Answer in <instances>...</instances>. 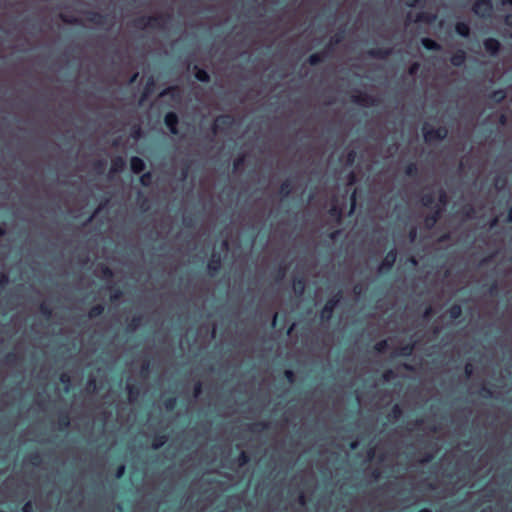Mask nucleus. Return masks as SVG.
I'll return each instance as SVG.
<instances>
[{"label":"nucleus","instance_id":"1","mask_svg":"<svg viewBox=\"0 0 512 512\" xmlns=\"http://www.w3.org/2000/svg\"><path fill=\"white\" fill-rule=\"evenodd\" d=\"M171 19L170 14L154 15V16H140L132 22L134 28L144 30L146 28L164 29L165 24Z\"/></svg>","mask_w":512,"mask_h":512},{"label":"nucleus","instance_id":"2","mask_svg":"<svg viewBox=\"0 0 512 512\" xmlns=\"http://www.w3.org/2000/svg\"><path fill=\"white\" fill-rule=\"evenodd\" d=\"M424 141L432 143L433 141H442L448 136V129L445 126L434 128L425 123L422 127Z\"/></svg>","mask_w":512,"mask_h":512},{"label":"nucleus","instance_id":"3","mask_svg":"<svg viewBox=\"0 0 512 512\" xmlns=\"http://www.w3.org/2000/svg\"><path fill=\"white\" fill-rule=\"evenodd\" d=\"M342 297L343 293L341 290H339L332 297L327 299L320 312V317L322 321H329L332 319L334 310L340 303Z\"/></svg>","mask_w":512,"mask_h":512},{"label":"nucleus","instance_id":"4","mask_svg":"<svg viewBox=\"0 0 512 512\" xmlns=\"http://www.w3.org/2000/svg\"><path fill=\"white\" fill-rule=\"evenodd\" d=\"M235 123V119L230 114H222L216 117L211 131L213 135H216L219 131H227L232 128Z\"/></svg>","mask_w":512,"mask_h":512},{"label":"nucleus","instance_id":"5","mask_svg":"<svg viewBox=\"0 0 512 512\" xmlns=\"http://www.w3.org/2000/svg\"><path fill=\"white\" fill-rule=\"evenodd\" d=\"M472 11L478 17L489 18L493 13V3L491 0H475Z\"/></svg>","mask_w":512,"mask_h":512},{"label":"nucleus","instance_id":"6","mask_svg":"<svg viewBox=\"0 0 512 512\" xmlns=\"http://www.w3.org/2000/svg\"><path fill=\"white\" fill-rule=\"evenodd\" d=\"M351 101L363 107H373L379 104L378 98L361 91H359L357 94L352 95Z\"/></svg>","mask_w":512,"mask_h":512},{"label":"nucleus","instance_id":"7","mask_svg":"<svg viewBox=\"0 0 512 512\" xmlns=\"http://www.w3.org/2000/svg\"><path fill=\"white\" fill-rule=\"evenodd\" d=\"M85 14L87 21L96 26L104 27L105 25L111 26L113 24V21L109 19L108 15L101 14L100 12L87 11Z\"/></svg>","mask_w":512,"mask_h":512},{"label":"nucleus","instance_id":"8","mask_svg":"<svg viewBox=\"0 0 512 512\" xmlns=\"http://www.w3.org/2000/svg\"><path fill=\"white\" fill-rule=\"evenodd\" d=\"M397 259V250L395 248L390 249L381 264L379 265L378 271L380 273L389 272L393 267Z\"/></svg>","mask_w":512,"mask_h":512},{"label":"nucleus","instance_id":"9","mask_svg":"<svg viewBox=\"0 0 512 512\" xmlns=\"http://www.w3.org/2000/svg\"><path fill=\"white\" fill-rule=\"evenodd\" d=\"M222 267V258L220 253L213 252L207 263V269L211 276H215Z\"/></svg>","mask_w":512,"mask_h":512},{"label":"nucleus","instance_id":"10","mask_svg":"<svg viewBox=\"0 0 512 512\" xmlns=\"http://www.w3.org/2000/svg\"><path fill=\"white\" fill-rule=\"evenodd\" d=\"M164 124L171 134L177 135L179 133L178 124L179 118L175 112H167L164 116Z\"/></svg>","mask_w":512,"mask_h":512},{"label":"nucleus","instance_id":"11","mask_svg":"<svg viewBox=\"0 0 512 512\" xmlns=\"http://www.w3.org/2000/svg\"><path fill=\"white\" fill-rule=\"evenodd\" d=\"M483 47L490 56H496L501 49V44L496 38L489 37L484 39Z\"/></svg>","mask_w":512,"mask_h":512},{"label":"nucleus","instance_id":"12","mask_svg":"<svg viewBox=\"0 0 512 512\" xmlns=\"http://www.w3.org/2000/svg\"><path fill=\"white\" fill-rule=\"evenodd\" d=\"M442 215V208L435 206L432 213L428 214L424 219V225L427 229H432L439 221Z\"/></svg>","mask_w":512,"mask_h":512},{"label":"nucleus","instance_id":"13","mask_svg":"<svg viewBox=\"0 0 512 512\" xmlns=\"http://www.w3.org/2000/svg\"><path fill=\"white\" fill-rule=\"evenodd\" d=\"M392 54L391 48H371L367 51V55L371 58L384 60L387 59Z\"/></svg>","mask_w":512,"mask_h":512},{"label":"nucleus","instance_id":"14","mask_svg":"<svg viewBox=\"0 0 512 512\" xmlns=\"http://www.w3.org/2000/svg\"><path fill=\"white\" fill-rule=\"evenodd\" d=\"M126 168V161L122 156H116L111 161L110 174L121 173Z\"/></svg>","mask_w":512,"mask_h":512},{"label":"nucleus","instance_id":"15","mask_svg":"<svg viewBox=\"0 0 512 512\" xmlns=\"http://www.w3.org/2000/svg\"><path fill=\"white\" fill-rule=\"evenodd\" d=\"M467 55L463 49H458L450 57V63L454 67H462L465 64Z\"/></svg>","mask_w":512,"mask_h":512},{"label":"nucleus","instance_id":"16","mask_svg":"<svg viewBox=\"0 0 512 512\" xmlns=\"http://www.w3.org/2000/svg\"><path fill=\"white\" fill-rule=\"evenodd\" d=\"M328 58V49H323L320 52L311 54L307 62L311 66H316Z\"/></svg>","mask_w":512,"mask_h":512},{"label":"nucleus","instance_id":"17","mask_svg":"<svg viewBox=\"0 0 512 512\" xmlns=\"http://www.w3.org/2000/svg\"><path fill=\"white\" fill-rule=\"evenodd\" d=\"M145 167V162L140 157L132 156L130 158V169L134 174L142 173Z\"/></svg>","mask_w":512,"mask_h":512},{"label":"nucleus","instance_id":"18","mask_svg":"<svg viewBox=\"0 0 512 512\" xmlns=\"http://www.w3.org/2000/svg\"><path fill=\"white\" fill-rule=\"evenodd\" d=\"M156 82L153 76L149 77L145 83L141 94V100L147 99L154 91Z\"/></svg>","mask_w":512,"mask_h":512},{"label":"nucleus","instance_id":"19","mask_svg":"<svg viewBox=\"0 0 512 512\" xmlns=\"http://www.w3.org/2000/svg\"><path fill=\"white\" fill-rule=\"evenodd\" d=\"M507 97V93L503 89H497L488 94V99L496 104L502 103Z\"/></svg>","mask_w":512,"mask_h":512},{"label":"nucleus","instance_id":"20","mask_svg":"<svg viewBox=\"0 0 512 512\" xmlns=\"http://www.w3.org/2000/svg\"><path fill=\"white\" fill-rule=\"evenodd\" d=\"M269 428H270L269 423L262 422V421L247 425V430L252 433H261V432L268 430Z\"/></svg>","mask_w":512,"mask_h":512},{"label":"nucleus","instance_id":"21","mask_svg":"<svg viewBox=\"0 0 512 512\" xmlns=\"http://www.w3.org/2000/svg\"><path fill=\"white\" fill-rule=\"evenodd\" d=\"M454 29L455 32L461 37L468 38L470 36V27L466 22H457Z\"/></svg>","mask_w":512,"mask_h":512},{"label":"nucleus","instance_id":"22","mask_svg":"<svg viewBox=\"0 0 512 512\" xmlns=\"http://www.w3.org/2000/svg\"><path fill=\"white\" fill-rule=\"evenodd\" d=\"M421 44L428 51H439L441 49V45L438 42L428 37L422 38Z\"/></svg>","mask_w":512,"mask_h":512},{"label":"nucleus","instance_id":"23","mask_svg":"<svg viewBox=\"0 0 512 512\" xmlns=\"http://www.w3.org/2000/svg\"><path fill=\"white\" fill-rule=\"evenodd\" d=\"M306 288V281L304 277L295 278L293 280V289L296 295H303Z\"/></svg>","mask_w":512,"mask_h":512},{"label":"nucleus","instance_id":"24","mask_svg":"<svg viewBox=\"0 0 512 512\" xmlns=\"http://www.w3.org/2000/svg\"><path fill=\"white\" fill-rule=\"evenodd\" d=\"M170 95L172 99L179 100L180 99V89L178 86H169L161 91L160 97H164Z\"/></svg>","mask_w":512,"mask_h":512},{"label":"nucleus","instance_id":"25","mask_svg":"<svg viewBox=\"0 0 512 512\" xmlns=\"http://www.w3.org/2000/svg\"><path fill=\"white\" fill-rule=\"evenodd\" d=\"M292 191H293V185L289 179L285 180L280 185L279 194L282 196V198H288L290 196V194L292 193Z\"/></svg>","mask_w":512,"mask_h":512},{"label":"nucleus","instance_id":"26","mask_svg":"<svg viewBox=\"0 0 512 512\" xmlns=\"http://www.w3.org/2000/svg\"><path fill=\"white\" fill-rule=\"evenodd\" d=\"M194 70H195V74H194L195 78L198 81L203 82V83H207L210 81V75L208 74V72L205 69L200 68L197 65H195Z\"/></svg>","mask_w":512,"mask_h":512},{"label":"nucleus","instance_id":"27","mask_svg":"<svg viewBox=\"0 0 512 512\" xmlns=\"http://www.w3.org/2000/svg\"><path fill=\"white\" fill-rule=\"evenodd\" d=\"M435 19H436V15H434V14H431L428 12H419L416 15L414 22H416V23L423 22V23L429 24V23H432Z\"/></svg>","mask_w":512,"mask_h":512},{"label":"nucleus","instance_id":"28","mask_svg":"<svg viewBox=\"0 0 512 512\" xmlns=\"http://www.w3.org/2000/svg\"><path fill=\"white\" fill-rule=\"evenodd\" d=\"M404 173L406 176L416 178L419 175V169L415 162H410L405 166Z\"/></svg>","mask_w":512,"mask_h":512},{"label":"nucleus","instance_id":"29","mask_svg":"<svg viewBox=\"0 0 512 512\" xmlns=\"http://www.w3.org/2000/svg\"><path fill=\"white\" fill-rule=\"evenodd\" d=\"M70 416L68 414V412H63V413H60L59 415V418H58V424H59V428L60 430L64 431V430H67L70 426Z\"/></svg>","mask_w":512,"mask_h":512},{"label":"nucleus","instance_id":"30","mask_svg":"<svg viewBox=\"0 0 512 512\" xmlns=\"http://www.w3.org/2000/svg\"><path fill=\"white\" fill-rule=\"evenodd\" d=\"M167 441L166 434H156L152 440V448L154 450L160 449Z\"/></svg>","mask_w":512,"mask_h":512},{"label":"nucleus","instance_id":"31","mask_svg":"<svg viewBox=\"0 0 512 512\" xmlns=\"http://www.w3.org/2000/svg\"><path fill=\"white\" fill-rule=\"evenodd\" d=\"M447 313L451 319L457 320L462 315V308L459 304H453L448 308Z\"/></svg>","mask_w":512,"mask_h":512},{"label":"nucleus","instance_id":"32","mask_svg":"<svg viewBox=\"0 0 512 512\" xmlns=\"http://www.w3.org/2000/svg\"><path fill=\"white\" fill-rule=\"evenodd\" d=\"M421 203L426 208H432L435 204V195L433 192H428L422 195Z\"/></svg>","mask_w":512,"mask_h":512},{"label":"nucleus","instance_id":"33","mask_svg":"<svg viewBox=\"0 0 512 512\" xmlns=\"http://www.w3.org/2000/svg\"><path fill=\"white\" fill-rule=\"evenodd\" d=\"M414 347V343L403 345L397 349V355L402 357H410L413 353Z\"/></svg>","mask_w":512,"mask_h":512},{"label":"nucleus","instance_id":"34","mask_svg":"<svg viewBox=\"0 0 512 512\" xmlns=\"http://www.w3.org/2000/svg\"><path fill=\"white\" fill-rule=\"evenodd\" d=\"M105 307L103 304H96L92 306L88 312V317L91 319L97 318L103 314Z\"/></svg>","mask_w":512,"mask_h":512},{"label":"nucleus","instance_id":"35","mask_svg":"<svg viewBox=\"0 0 512 512\" xmlns=\"http://www.w3.org/2000/svg\"><path fill=\"white\" fill-rule=\"evenodd\" d=\"M126 389H127V392H128V396H129L130 402H134L135 400H137V398L140 395L139 388L137 386H135V385L128 384L126 386Z\"/></svg>","mask_w":512,"mask_h":512},{"label":"nucleus","instance_id":"36","mask_svg":"<svg viewBox=\"0 0 512 512\" xmlns=\"http://www.w3.org/2000/svg\"><path fill=\"white\" fill-rule=\"evenodd\" d=\"M141 323H142V317L134 316L127 325V331L134 332L137 328L140 327Z\"/></svg>","mask_w":512,"mask_h":512},{"label":"nucleus","instance_id":"37","mask_svg":"<svg viewBox=\"0 0 512 512\" xmlns=\"http://www.w3.org/2000/svg\"><path fill=\"white\" fill-rule=\"evenodd\" d=\"M402 415H403V410H402L401 406L399 404H394L393 407L391 408L389 418L398 420L402 417Z\"/></svg>","mask_w":512,"mask_h":512},{"label":"nucleus","instance_id":"38","mask_svg":"<svg viewBox=\"0 0 512 512\" xmlns=\"http://www.w3.org/2000/svg\"><path fill=\"white\" fill-rule=\"evenodd\" d=\"M59 381L65 386V391L68 392L72 384L71 376L68 373H62L59 376Z\"/></svg>","mask_w":512,"mask_h":512},{"label":"nucleus","instance_id":"39","mask_svg":"<svg viewBox=\"0 0 512 512\" xmlns=\"http://www.w3.org/2000/svg\"><path fill=\"white\" fill-rule=\"evenodd\" d=\"M495 187L498 190H503L507 185V177L504 175H498L494 181Z\"/></svg>","mask_w":512,"mask_h":512},{"label":"nucleus","instance_id":"40","mask_svg":"<svg viewBox=\"0 0 512 512\" xmlns=\"http://www.w3.org/2000/svg\"><path fill=\"white\" fill-rule=\"evenodd\" d=\"M152 173L150 171H147L145 173H143L141 176H140V183L142 186L144 187H148L150 186L151 182H152Z\"/></svg>","mask_w":512,"mask_h":512},{"label":"nucleus","instance_id":"41","mask_svg":"<svg viewBox=\"0 0 512 512\" xmlns=\"http://www.w3.org/2000/svg\"><path fill=\"white\" fill-rule=\"evenodd\" d=\"M59 17L66 24L78 25V24L81 23L80 20L77 17H74V16H68L66 14H60Z\"/></svg>","mask_w":512,"mask_h":512},{"label":"nucleus","instance_id":"42","mask_svg":"<svg viewBox=\"0 0 512 512\" xmlns=\"http://www.w3.org/2000/svg\"><path fill=\"white\" fill-rule=\"evenodd\" d=\"M461 212L468 219L473 218L475 215V209L471 204L464 205Z\"/></svg>","mask_w":512,"mask_h":512},{"label":"nucleus","instance_id":"43","mask_svg":"<svg viewBox=\"0 0 512 512\" xmlns=\"http://www.w3.org/2000/svg\"><path fill=\"white\" fill-rule=\"evenodd\" d=\"M39 310H40V313H41L45 318H47V319H49V318L52 316V309H51V307H50L47 303H45V302H43V303H41V304H40V306H39Z\"/></svg>","mask_w":512,"mask_h":512},{"label":"nucleus","instance_id":"44","mask_svg":"<svg viewBox=\"0 0 512 512\" xmlns=\"http://www.w3.org/2000/svg\"><path fill=\"white\" fill-rule=\"evenodd\" d=\"M388 349V341L386 339L380 340L374 345V350L378 353H384Z\"/></svg>","mask_w":512,"mask_h":512},{"label":"nucleus","instance_id":"45","mask_svg":"<svg viewBox=\"0 0 512 512\" xmlns=\"http://www.w3.org/2000/svg\"><path fill=\"white\" fill-rule=\"evenodd\" d=\"M479 395L483 397L484 399H490L493 397V391L490 387L487 385H482L479 391Z\"/></svg>","mask_w":512,"mask_h":512},{"label":"nucleus","instance_id":"46","mask_svg":"<svg viewBox=\"0 0 512 512\" xmlns=\"http://www.w3.org/2000/svg\"><path fill=\"white\" fill-rule=\"evenodd\" d=\"M176 404L177 400L175 397H168L163 402L165 409L168 411H172L176 407Z\"/></svg>","mask_w":512,"mask_h":512},{"label":"nucleus","instance_id":"47","mask_svg":"<svg viewBox=\"0 0 512 512\" xmlns=\"http://www.w3.org/2000/svg\"><path fill=\"white\" fill-rule=\"evenodd\" d=\"M448 202V196L445 190L440 189L438 193V204L436 206H440L441 208L445 206Z\"/></svg>","mask_w":512,"mask_h":512},{"label":"nucleus","instance_id":"48","mask_svg":"<svg viewBox=\"0 0 512 512\" xmlns=\"http://www.w3.org/2000/svg\"><path fill=\"white\" fill-rule=\"evenodd\" d=\"M343 39H344V30H340L331 37L330 42H331V44H334L336 46V45L340 44L343 41Z\"/></svg>","mask_w":512,"mask_h":512},{"label":"nucleus","instance_id":"49","mask_svg":"<svg viewBox=\"0 0 512 512\" xmlns=\"http://www.w3.org/2000/svg\"><path fill=\"white\" fill-rule=\"evenodd\" d=\"M249 462H250L249 455L245 451H242L237 458L238 465L244 466V465L248 464Z\"/></svg>","mask_w":512,"mask_h":512},{"label":"nucleus","instance_id":"50","mask_svg":"<svg viewBox=\"0 0 512 512\" xmlns=\"http://www.w3.org/2000/svg\"><path fill=\"white\" fill-rule=\"evenodd\" d=\"M105 167H106V163H105V161H103V160H96V161L93 163V169H94L98 174H103V173H104V170H105Z\"/></svg>","mask_w":512,"mask_h":512},{"label":"nucleus","instance_id":"51","mask_svg":"<svg viewBox=\"0 0 512 512\" xmlns=\"http://www.w3.org/2000/svg\"><path fill=\"white\" fill-rule=\"evenodd\" d=\"M287 267L285 265H280L276 271L275 280L282 281L286 275Z\"/></svg>","mask_w":512,"mask_h":512},{"label":"nucleus","instance_id":"52","mask_svg":"<svg viewBox=\"0 0 512 512\" xmlns=\"http://www.w3.org/2000/svg\"><path fill=\"white\" fill-rule=\"evenodd\" d=\"M102 276L106 279H111L114 276L113 270L107 265H101L100 267Z\"/></svg>","mask_w":512,"mask_h":512},{"label":"nucleus","instance_id":"53","mask_svg":"<svg viewBox=\"0 0 512 512\" xmlns=\"http://www.w3.org/2000/svg\"><path fill=\"white\" fill-rule=\"evenodd\" d=\"M19 360V356L14 352H9L5 356V362L10 365H15Z\"/></svg>","mask_w":512,"mask_h":512},{"label":"nucleus","instance_id":"54","mask_svg":"<svg viewBox=\"0 0 512 512\" xmlns=\"http://www.w3.org/2000/svg\"><path fill=\"white\" fill-rule=\"evenodd\" d=\"M356 157L357 153L355 150L348 151V153L346 154V165L352 166L356 160Z\"/></svg>","mask_w":512,"mask_h":512},{"label":"nucleus","instance_id":"55","mask_svg":"<svg viewBox=\"0 0 512 512\" xmlns=\"http://www.w3.org/2000/svg\"><path fill=\"white\" fill-rule=\"evenodd\" d=\"M110 289L112 290V294L110 296L111 301H118L123 295L122 290L115 288L114 286H111Z\"/></svg>","mask_w":512,"mask_h":512},{"label":"nucleus","instance_id":"56","mask_svg":"<svg viewBox=\"0 0 512 512\" xmlns=\"http://www.w3.org/2000/svg\"><path fill=\"white\" fill-rule=\"evenodd\" d=\"M244 162H245L244 155H240L237 158H235L233 161V170L234 171L239 170L244 165Z\"/></svg>","mask_w":512,"mask_h":512},{"label":"nucleus","instance_id":"57","mask_svg":"<svg viewBox=\"0 0 512 512\" xmlns=\"http://www.w3.org/2000/svg\"><path fill=\"white\" fill-rule=\"evenodd\" d=\"M329 214L332 216V217H335L337 219V221H340L341 219V216H342V211L340 208H338L336 205H333L330 210H329Z\"/></svg>","mask_w":512,"mask_h":512},{"label":"nucleus","instance_id":"58","mask_svg":"<svg viewBox=\"0 0 512 512\" xmlns=\"http://www.w3.org/2000/svg\"><path fill=\"white\" fill-rule=\"evenodd\" d=\"M30 463L34 466H38L41 463V456L39 453H32L29 456Z\"/></svg>","mask_w":512,"mask_h":512},{"label":"nucleus","instance_id":"59","mask_svg":"<svg viewBox=\"0 0 512 512\" xmlns=\"http://www.w3.org/2000/svg\"><path fill=\"white\" fill-rule=\"evenodd\" d=\"M419 69H420V64H419L418 62H414V63H412V64L409 66V68H408V74H409L410 76H414V75H416V74L418 73Z\"/></svg>","mask_w":512,"mask_h":512},{"label":"nucleus","instance_id":"60","mask_svg":"<svg viewBox=\"0 0 512 512\" xmlns=\"http://www.w3.org/2000/svg\"><path fill=\"white\" fill-rule=\"evenodd\" d=\"M395 377V373L391 369H387L382 373V379L384 381H391Z\"/></svg>","mask_w":512,"mask_h":512},{"label":"nucleus","instance_id":"61","mask_svg":"<svg viewBox=\"0 0 512 512\" xmlns=\"http://www.w3.org/2000/svg\"><path fill=\"white\" fill-rule=\"evenodd\" d=\"M284 376L289 383H294L295 373L292 370H290V369L285 370Z\"/></svg>","mask_w":512,"mask_h":512},{"label":"nucleus","instance_id":"62","mask_svg":"<svg viewBox=\"0 0 512 512\" xmlns=\"http://www.w3.org/2000/svg\"><path fill=\"white\" fill-rule=\"evenodd\" d=\"M125 474V465L124 464H120L118 465L117 469H116V473H115V477L117 479H121Z\"/></svg>","mask_w":512,"mask_h":512},{"label":"nucleus","instance_id":"63","mask_svg":"<svg viewBox=\"0 0 512 512\" xmlns=\"http://www.w3.org/2000/svg\"><path fill=\"white\" fill-rule=\"evenodd\" d=\"M202 393V383L200 381L196 382L193 387V395L194 397H198Z\"/></svg>","mask_w":512,"mask_h":512},{"label":"nucleus","instance_id":"64","mask_svg":"<svg viewBox=\"0 0 512 512\" xmlns=\"http://www.w3.org/2000/svg\"><path fill=\"white\" fill-rule=\"evenodd\" d=\"M139 207L141 208V210L147 211L149 209V200L145 197L139 199Z\"/></svg>","mask_w":512,"mask_h":512}]
</instances>
